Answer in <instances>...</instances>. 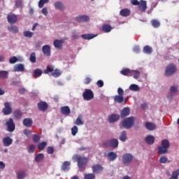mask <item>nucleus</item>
Here are the masks:
<instances>
[{
	"label": "nucleus",
	"mask_w": 179,
	"mask_h": 179,
	"mask_svg": "<svg viewBox=\"0 0 179 179\" xmlns=\"http://www.w3.org/2000/svg\"><path fill=\"white\" fill-rule=\"evenodd\" d=\"M73 160L78 162V166L80 171H85L86 170V166H87V162L89 159L86 157H82L78 154L73 156Z\"/></svg>",
	"instance_id": "1"
},
{
	"label": "nucleus",
	"mask_w": 179,
	"mask_h": 179,
	"mask_svg": "<svg viewBox=\"0 0 179 179\" xmlns=\"http://www.w3.org/2000/svg\"><path fill=\"white\" fill-rule=\"evenodd\" d=\"M169 148H170V142L169 140H162V145L158 147V155H166L169 153Z\"/></svg>",
	"instance_id": "2"
},
{
	"label": "nucleus",
	"mask_w": 179,
	"mask_h": 179,
	"mask_svg": "<svg viewBox=\"0 0 179 179\" xmlns=\"http://www.w3.org/2000/svg\"><path fill=\"white\" fill-rule=\"evenodd\" d=\"M135 124V117L134 116L125 118L122 123V126L125 129H131L133 125Z\"/></svg>",
	"instance_id": "3"
},
{
	"label": "nucleus",
	"mask_w": 179,
	"mask_h": 179,
	"mask_svg": "<svg viewBox=\"0 0 179 179\" xmlns=\"http://www.w3.org/2000/svg\"><path fill=\"white\" fill-rule=\"evenodd\" d=\"M176 72H177V67L173 64H171L166 66L164 75L166 78H169L173 76Z\"/></svg>",
	"instance_id": "4"
},
{
	"label": "nucleus",
	"mask_w": 179,
	"mask_h": 179,
	"mask_svg": "<svg viewBox=\"0 0 179 179\" xmlns=\"http://www.w3.org/2000/svg\"><path fill=\"white\" fill-rule=\"evenodd\" d=\"M118 139L112 138L110 140H106L103 143V145L105 148H112L113 149H115V148H118Z\"/></svg>",
	"instance_id": "5"
},
{
	"label": "nucleus",
	"mask_w": 179,
	"mask_h": 179,
	"mask_svg": "<svg viewBox=\"0 0 179 179\" xmlns=\"http://www.w3.org/2000/svg\"><path fill=\"white\" fill-rule=\"evenodd\" d=\"M134 160V155L131 153H125L122 157V162L124 166L131 164Z\"/></svg>",
	"instance_id": "6"
},
{
	"label": "nucleus",
	"mask_w": 179,
	"mask_h": 179,
	"mask_svg": "<svg viewBox=\"0 0 179 179\" xmlns=\"http://www.w3.org/2000/svg\"><path fill=\"white\" fill-rule=\"evenodd\" d=\"M83 99L86 101H90L94 99V93L90 89H85V92L83 93Z\"/></svg>",
	"instance_id": "7"
},
{
	"label": "nucleus",
	"mask_w": 179,
	"mask_h": 179,
	"mask_svg": "<svg viewBox=\"0 0 179 179\" xmlns=\"http://www.w3.org/2000/svg\"><path fill=\"white\" fill-rule=\"evenodd\" d=\"M6 127H7V131L8 132H13L15 129H16V124H15V122L13 121V118L10 117L8 120L5 124Z\"/></svg>",
	"instance_id": "8"
},
{
	"label": "nucleus",
	"mask_w": 179,
	"mask_h": 179,
	"mask_svg": "<svg viewBox=\"0 0 179 179\" xmlns=\"http://www.w3.org/2000/svg\"><path fill=\"white\" fill-rule=\"evenodd\" d=\"M3 113L4 115H9L12 114V108L10 107V103H4V108L3 109Z\"/></svg>",
	"instance_id": "9"
},
{
	"label": "nucleus",
	"mask_w": 179,
	"mask_h": 179,
	"mask_svg": "<svg viewBox=\"0 0 179 179\" xmlns=\"http://www.w3.org/2000/svg\"><path fill=\"white\" fill-rule=\"evenodd\" d=\"M37 107L39 111H43V113H45L47 108H48V103H47V102L41 101L37 103Z\"/></svg>",
	"instance_id": "10"
},
{
	"label": "nucleus",
	"mask_w": 179,
	"mask_h": 179,
	"mask_svg": "<svg viewBox=\"0 0 179 179\" xmlns=\"http://www.w3.org/2000/svg\"><path fill=\"white\" fill-rule=\"evenodd\" d=\"M90 20V17L86 15H78L76 17V22H78V23H80L82 22H84L85 23H87Z\"/></svg>",
	"instance_id": "11"
},
{
	"label": "nucleus",
	"mask_w": 179,
	"mask_h": 179,
	"mask_svg": "<svg viewBox=\"0 0 179 179\" xmlns=\"http://www.w3.org/2000/svg\"><path fill=\"white\" fill-rule=\"evenodd\" d=\"M55 8L57 10H60V12H64L65 10V5L62 1H56L54 3Z\"/></svg>",
	"instance_id": "12"
},
{
	"label": "nucleus",
	"mask_w": 179,
	"mask_h": 179,
	"mask_svg": "<svg viewBox=\"0 0 179 179\" xmlns=\"http://www.w3.org/2000/svg\"><path fill=\"white\" fill-rule=\"evenodd\" d=\"M42 52H43L44 55H46L47 57L51 56V46L48 45H44L42 47Z\"/></svg>",
	"instance_id": "13"
},
{
	"label": "nucleus",
	"mask_w": 179,
	"mask_h": 179,
	"mask_svg": "<svg viewBox=\"0 0 179 179\" xmlns=\"http://www.w3.org/2000/svg\"><path fill=\"white\" fill-rule=\"evenodd\" d=\"M22 124L23 126L26 127L27 128H31L33 125V120H31L30 117L25 118L23 120Z\"/></svg>",
	"instance_id": "14"
},
{
	"label": "nucleus",
	"mask_w": 179,
	"mask_h": 179,
	"mask_svg": "<svg viewBox=\"0 0 179 179\" xmlns=\"http://www.w3.org/2000/svg\"><path fill=\"white\" fill-rule=\"evenodd\" d=\"M118 120H120V115L118 114H112L108 118V121L110 124H113V122H115L118 121Z\"/></svg>",
	"instance_id": "15"
},
{
	"label": "nucleus",
	"mask_w": 179,
	"mask_h": 179,
	"mask_svg": "<svg viewBox=\"0 0 179 179\" xmlns=\"http://www.w3.org/2000/svg\"><path fill=\"white\" fill-rule=\"evenodd\" d=\"M7 20L8 23H10V24H15V23L17 22V17L15 14L8 15L7 16Z\"/></svg>",
	"instance_id": "16"
},
{
	"label": "nucleus",
	"mask_w": 179,
	"mask_h": 179,
	"mask_svg": "<svg viewBox=\"0 0 179 179\" xmlns=\"http://www.w3.org/2000/svg\"><path fill=\"white\" fill-rule=\"evenodd\" d=\"M138 7L141 12H146V9H148L146 1L141 0L138 4Z\"/></svg>",
	"instance_id": "17"
},
{
	"label": "nucleus",
	"mask_w": 179,
	"mask_h": 179,
	"mask_svg": "<svg viewBox=\"0 0 179 179\" xmlns=\"http://www.w3.org/2000/svg\"><path fill=\"white\" fill-rule=\"evenodd\" d=\"M62 171L65 173L68 172L69 170L71 169V162L68 161H65L61 166Z\"/></svg>",
	"instance_id": "18"
},
{
	"label": "nucleus",
	"mask_w": 179,
	"mask_h": 179,
	"mask_svg": "<svg viewBox=\"0 0 179 179\" xmlns=\"http://www.w3.org/2000/svg\"><path fill=\"white\" fill-rule=\"evenodd\" d=\"M12 142H13V140L9 136L3 138V145L6 148H8V146H10Z\"/></svg>",
	"instance_id": "19"
},
{
	"label": "nucleus",
	"mask_w": 179,
	"mask_h": 179,
	"mask_svg": "<svg viewBox=\"0 0 179 179\" xmlns=\"http://www.w3.org/2000/svg\"><path fill=\"white\" fill-rule=\"evenodd\" d=\"M145 125V128L148 131H155V129H156V128H157V126H156V124L155 123H152L150 122H146Z\"/></svg>",
	"instance_id": "20"
},
{
	"label": "nucleus",
	"mask_w": 179,
	"mask_h": 179,
	"mask_svg": "<svg viewBox=\"0 0 179 179\" xmlns=\"http://www.w3.org/2000/svg\"><path fill=\"white\" fill-rule=\"evenodd\" d=\"M129 113H131V110H129V108L126 107L124 108L120 113V117L122 118H124L125 117H128V115H129Z\"/></svg>",
	"instance_id": "21"
},
{
	"label": "nucleus",
	"mask_w": 179,
	"mask_h": 179,
	"mask_svg": "<svg viewBox=\"0 0 179 179\" xmlns=\"http://www.w3.org/2000/svg\"><path fill=\"white\" fill-rule=\"evenodd\" d=\"M60 110L63 115H69V114H71V108H69V106H62Z\"/></svg>",
	"instance_id": "22"
},
{
	"label": "nucleus",
	"mask_w": 179,
	"mask_h": 179,
	"mask_svg": "<svg viewBox=\"0 0 179 179\" xmlns=\"http://www.w3.org/2000/svg\"><path fill=\"white\" fill-rule=\"evenodd\" d=\"M81 37L83 40H92V38H94V37H97V34H85L81 35Z\"/></svg>",
	"instance_id": "23"
},
{
	"label": "nucleus",
	"mask_w": 179,
	"mask_h": 179,
	"mask_svg": "<svg viewBox=\"0 0 179 179\" xmlns=\"http://www.w3.org/2000/svg\"><path fill=\"white\" fill-rule=\"evenodd\" d=\"M8 30L10 31V33H13V34H17V33H19V29L16 27V25L8 26Z\"/></svg>",
	"instance_id": "24"
},
{
	"label": "nucleus",
	"mask_w": 179,
	"mask_h": 179,
	"mask_svg": "<svg viewBox=\"0 0 179 179\" xmlns=\"http://www.w3.org/2000/svg\"><path fill=\"white\" fill-rule=\"evenodd\" d=\"M108 160H110V162H114V160H115V159H117V157H118V156L117 155V153L111 151L109 152L108 153Z\"/></svg>",
	"instance_id": "25"
},
{
	"label": "nucleus",
	"mask_w": 179,
	"mask_h": 179,
	"mask_svg": "<svg viewBox=\"0 0 179 179\" xmlns=\"http://www.w3.org/2000/svg\"><path fill=\"white\" fill-rule=\"evenodd\" d=\"M155 136L148 135L145 137V141L148 145H153V143H155Z\"/></svg>",
	"instance_id": "26"
},
{
	"label": "nucleus",
	"mask_w": 179,
	"mask_h": 179,
	"mask_svg": "<svg viewBox=\"0 0 179 179\" xmlns=\"http://www.w3.org/2000/svg\"><path fill=\"white\" fill-rule=\"evenodd\" d=\"M120 16H123L124 17H127V16H129L131 15V10L128 8L122 9L120 11Z\"/></svg>",
	"instance_id": "27"
},
{
	"label": "nucleus",
	"mask_w": 179,
	"mask_h": 179,
	"mask_svg": "<svg viewBox=\"0 0 179 179\" xmlns=\"http://www.w3.org/2000/svg\"><path fill=\"white\" fill-rule=\"evenodd\" d=\"M15 72H23L24 71V64H18L14 66Z\"/></svg>",
	"instance_id": "28"
},
{
	"label": "nucleus",
	"mask_w": 179,
	"mask_h": 179,
	"mask_svg": "<svg viewBox=\"0 0 179 179\" xmlns=\"http://www.w3.org/2000/svg\"><path fill=\"white\" fill-rule=\"evenodd\" d=\"M13 115L15 120H20V118H22V115H23V113H22V111L20 110H14Z\"/></svg>",
	"instance_id": "29"
},
{
	"label": "nucleus",
	"mask_w": 179,
	"mask_h": 179,
	"mask_svg": "<svg viewBox=\"0 0 179 179\" xmlns=\"http://www.w3.org/2000/svg\"><path fill=\"white\" fill-rule=\"evenodd\" d=\"M93 173H100V171H103V166L100 164H96L92 166Z\"/></svg>",
	"instance_id": "30"
},
{
	"label": "nucleus",
	"mask_w": 179,
	"mask_h": 179,
	"mask_svg": "<svg viewBox=\"0 0 179 179\" xmlns=\"http://www.w3.org/2000/svg\"><path fill=\"white\" fill-rule=\"evenodd\" d=\"M53 45L55 47V48H59V50H62V41L55 40L53 42Z\"/></svg>",
	"instance_id": "31"
},
{
	"label": "nucleus",
	"mask_w": 179,
	"mask_h": 179,
	"mask_svg": "<svg viewBox=\"0 0 179 179\" xmlns=\"http://www.w3.org/2000/svg\"><path fill=\"white\" fill-rule=\"evenodd\" d=\"M113 27H111V25L105 24L102 26V31H104L105 33H110Z\"/></svg>",
	"instance_id": "32"
},
{
	"label": "nucleus",
	"mask_w": 179,
	"mask_h": 179,
	"mask_svg": "<svg viewBox=\"0 0 179 179\" xmlns=\"http://www.w3.org/2000/svg\"><path fill=\"white\" fill-rule=\"evenodd\" d=\"M43 75V71L40 69H36L34 71L33 77L34 78H40Z\"/></svg>",
	"instance_id": "33"
},
{
	"label": "nucleus",
	"mask_w": 179,
	"mask_h": 179,
	"mask_svg": "<svg viewBox=\"0 0 179 179\" xmlns=\"http://www.w3.org/2000/svg\"><path fill=\"white\" fill-rule=\"evenodd\" d=\"M113 100L115 103H121L122 101H124V96L121 95H115L113 98Z\"/></svg>",
	"instance_id": "34"
},
{
	"label": "nucleus",
	"mask_w": 179,
	"mask_h": 179,
	"mask_svg": "<svg viewBox=\"0 0 179 179\" xmlns=\"http://www.w3.org/2000/svg\"><path fill=\"white\" fill-rule=\"evenodd\" d=\"M9 72L7 71H0V79H8Z\"/></svg>",
	"instance_id": "35"
},
{
	"label": "nucleus",
	"mask_w": 179,
	"mask_h": 179,
	"mask_svg": "<svg viewBox=\"0 0 179 179\" xmlns=\"http://www.w3.org/2000/svg\"><path fill=\"white\" fill-rule=\"evenodd\" d=\"M132 71L131 69L126 68L123 69L122 71H120L121 75H123V76H129V73H131Z\"/></svg>",
	"instance_id": "36"
},
{
	"label": "nucleus",
	"mask_w": 179,
	"mask_h": 179,
	"mask_svg": "<svg viewBox=\"0 0 179 179\" xmlns=\"http://www.w3.org/2000/svg\"><path fill=\"white\" fill-rule=\"evenodd\" d=\"M61 70L56 69L53 70V71L51 73V76H53V78H59V76H61Z\"/></svg>",
	"instance_id": "37"
},
{
	"label": "nucleus",
	"mask_w": 179,
	"mask_h": 179,
	"mask_svg": "<svg viewBox=\"0 0 179 179\" xmlns=\"http://www.w3.org/2000/svg\"><path fill=\"white\" fill-rule=\"evenodd\" d=\"M42 160H44V155L42 153H39L35 157V162L37 163H40Z\"/></svg>",
	"instance_id": "38"
},
{
	"label": "nucleus",
	"mask_w": 179,
	"mask_h": 179,
	"mask_svg": "<svg viewBox=\"0 0 179 179\" xmlns=\"http://www.w3.org/2000/svg\"><path fill=\"white\" fill-rule=\"evenodd\" d=\"M129 90H131L132 92H139L140 88L139 85H136V84H131L129 87Z\"/></svg>",
	"instance_id": "39"
},
{
	"label": "nucleus",
	"mask_w": 179,
	"mask_h": 179,
	"mask_svg": "<svg viewBox=\"0 0 179 179\" xmlns=\"http://www.w3.org/2000/svg\"><path fill=\"white\" fill-rule=\"evenodd\" d=\"M120 141H122V142H125L127 141V131H123L119 137Z\"/></svg>",
	"instance_id": "40"
},
{
	"label": "nucleus",
	"mask_w": 179,
	"mask_h": 179,
	"mask_svg": "<svg viewBox=\"0 0 179 179\" xmlns=\"http://www.w3.org/2000/svg\"><path fill=\"white\" fill-rule=\"evenodd\" d=\"M152 51L153 49H152V47L149 45H145L143 48V52H145V54H152Z\"/></svg>",
	"instance_id": "41"
},
{
	"label": "nucleus",
	"mask_w": 179,
	"mask_h": 179,
	"mask_svg": "<svg viewBox=\"0 0 179 179\" xmlns=\"http://www.w3.org/2000/svg\"><path fill=\"white\" fill-rule=\"evenodd\" d=\"M41 139V136L38 134H34L32 137V141L34 143H38L40 142V140Z\"/></svg>",
	"instance_id": "42"
},
{
	"label": "nucleus",
	"mask_w": 179,
	"mask_h": 179,
	"mask_svg": "<svg viewBox=\"0 0 179 179\" xmlns=\"http://www.w3.org/2000/svg\"><path fill=\"white\" fill-rule=\"evenodd\" d=\"M131 73H134L133 78L134 79H139V77L141 76V71H139L138 70L132 71Z\"/></svg>",
	"instance_id": "43"
},
{
	"label": "nucleus",
	"mask_w": 179,
	"mask_h": 179,
	"mask_svg": "<svg viewBox=\"0 0 179 179\" xmlns=\"http://www.w3.org/2000/svg\"><path fill=\"white\" fill-rule=\"evenodd\" d=\"M30 62L32 64H36V53L34 52H31L29 57Z\"/></svg>",
	"instance_id": "44"
},
{
	"label": "nucleus",
	"mask_w": 179,
	"mask_h": 179,
	"mask_svg": "<svg viewBox=\"0 0 179 179\" xmlns=\"http://www.w3.org/2000/svg\"><path fill=\"white\" fill-rule=\"evenodd\" d=\"M45 146H47V142L43 141L38 145V149H39V150H44Z\"/></svg>",
	"instance_id": "45"
},
{
	"label": "nucleus",
	"mask_w": 179,
	"mask_h": 179,
	"mask_svg": "<svg viewBox=\"0 0 179 179\" xmlns=\"http://www.w3.org/2000/svg\"><path fill=\"white\" fill-rule=\"evenodd\" d=\"M34 33L30 31H24L23 32L24 37H28V38H31L33 37Z\"/></svg>",
	"instance_id": "46"
},
{
	"label": "nucleus",
	"mask_w": 179,
	"mask_h": 179,
	"mask_svg": "<svg viewBox=\"0 0 179 179\" xmlns=\"http://www.w3.org/2000/svg\"><path fill=\"white\" fill-rule=\"evenodd\" d=\"M85 179H95L96 175L94 173H86L84 176Z\"/></svg>",
	"instance_id": "47"
},
{
	"label": "nucleus",
	"mask_w": 179,
	"mask_h": 179,
	"mask_svg": "<svg viewBox=\"0 0 179 179\" xmlns=\"http://www.w3.org/2000/svg\"><path fill=\"white\" fill-rule=\"evenodd\" d=\"M76 124L77 125H83L84 122L82 120V115H78V117H77L76 120Z\"/></svg>",
	"instance_id": "48"
},
{
	"label": "nucleus",
	"mask_w": 179,
	"mask_h": 179,
	"mask_svg": "<svg viewBox=\"0 0 179 179\" xmlns=\"http://www.w3.org/2000/svg\"><path fill=\"white\" fill-rule=\"evenodd\" d=\"M179 170H175L172 173L171 178L172 179H178Z\"/></svg>",
	"instance_id": "49"
},
{
	"label": "nucleus",
	"mask_w": 179,
	"mask_h": 179,
	"mask_svg": "<svg viewBox=\"0 0 179 179\" xmlns=\"http://www.w3.org/2000/svg\"><path fill=\"white\" fill-rule=\"evenodd\" d=\"M54 71V66H48L46 69L44 70V73H52V71Z\"/></svg>",
	"instance_id": "50"
},
{
	"label": "nucleus",
	"mask_w": 179,
	"mask_h": 179,
	"mask_svg": "<svg viewBox=\"0 0 179 179\" xmlns=\"http://www.w3.org/2000/svg\"><path fill=\"white\" fill-rule=\"evenodd\" d=\"M26 177V173L24 171H20L17 173V179H22Z\"/></svg>",
	"instance_id": "51"
},
{
	"label": "nucleus",
	"mask_w": 179,
	"mask_h": 179,
	"mask_svg": "<svg viewBox=\"0 0 179 179\" xmlns=\"http://www.w3.org/2000/svg\"><path fill=\"white\" fill-rule=\"evenodd\" d=\"M50 2V0H40L38 1V7L39 8H43L45 3H48Z\"/></svg>",
	"instance_id": "52"
},
{
	"label": "nucleus",
	"mask_w": 179,
	"mask_h": 179,
	"mask_svg": "<svg viewBox=\"0 0 179 179\" xmlns=\"http://www.w3.org/2000/svg\"><path fill=\"white\" fill-rule=\"evenodd\" d=\"M151 24L153 26V27L157 28L160 26V22L156 20H152L151 21Z\"/></svg>",
	"instance_id": "53"
},
{
	"label": "nucleus",
	"mask_w": 179,
	"mask_h": 179,
	"mask_svg": "<svg viewBox=\"0 0 179 179\" xmlns=\"http://www.w3.org/2000/svg\"><path fill=\"white\" fill-rule=\"evenodd\" d=\"M170 92L172 94H176L178 92V88L176 86H171L170 88Z\"/></svg>",
	"instance_id": "54"
},
{
	"label": "nucleus",
	"mask_w": 179,
	"mask_h": 179,
	"mask_svg": "<svg viewBox=\"0 0 179 179\" xmlns=\"http://www.w3.org/2000/svg\"><path fill=\"white\" fill-rule=\"evenodd\" d=\"M34 150H36V145H34V144L30 145L28 149V152L34 153Z\"/></svg>",
	"instance_id": "55"
},
{
	"label": "nucleus",
	"mask_w": 179,
	"mask_h": 179,
	"mask_svg": "<svg viewBox=\"0 0 179 179\" xmlns=\"http://www.w3.org/2000/svg\"><path fill=\"white\" fill-rule=\"evenodd\" d=\"M167 160H169L166 156H162L159 158V162H161L162 164H165V163H167Z\"/></svg>",
	"instance_id": "56"
},
{
	"label": "nucleus",
	"mask_w": 179,
	"mask_h": 179,
	"mask_svg": "<svg viewBox=\"0 0 179 179\" xmlns=\"http://www.w3.org/2000/svg\"><path fill=\"white\" fill-rule=\"evenodd\" d=\"M15 6L17 8H22V6H23V1L22 0L15 1Z\"/></svg>",
	"instance_id": "57"
},
{
	"label": "nucleus",
	"mask_w": 179,
	"mask_h": 179,
	"mask_svg": "<svg viewBox=\"0 0 179 179\" xmlns=\"http://www.w3.org/2000/svg\"><path fill=\"white\" fill-rule=\"evenodd\" d=\"M71 134L73 136H75L76 134H78V127L77 126H73V128L71 129Z\"/></svg>",
	"instance_id": "58"
},
{
	"label": "nucleus",
	"mask_w": 179,
	"mask_h": 179,
	"mask_svg": "<svg viewBox=\"0 0 179 179\" xmlns=\"http://www.w3.org/2000/svg\"><path fill=\"white\" fill-rule=\"evenodd\" d=\"M17 61V57H16L15 56L10 57V59H9V62L10 64H16Z\"/></svg>",
	"instance_id": "59"
},
{
	"label": "nucleus",
	"mask_w": 179,
	"mask_h": 179,
	"mask_svg": "<svg viewBox=\"0 0 179 179\" xmlns=\"http://www.w3.org/2000/svg\"><path fill=\"white\" fill-rule=\"evenodd\" d=\"M47 153L48 155H52V153H54V148H52V146L48 147Z\"/></svg>",
	"instance_id": "60"
},
{
	"label": "nucleus",
	"mask_w": 179,
	"mask_h": 179,
	"mask_svg": "<svg viewBox=\"0 0 179 179\" xmlns=\"http://www.w3.org/2000/svg\"><path fill=\"white\" fill-rule=\"evenodd\" d=\"M96 86H98V87H103L104 86V82L101 80H99L96 82Z\"/></svg>",
	"instance_id": "61"
},
{
	"label": "nucleus",
	"mask_w": 179,
	"mask_h": 179,
	"mask_svg": "<svg viewBox=\"0 0 179 179\" xmlns=\"http://www.w3.org/2000/svg\"><path fill=\"white\" fill-rule=\"evenodd\" d=\"M79 38V34L78 32H73L72 33V39L73 40H78Z\"/></svg>",
	"instance_id": "62"
},
{
	"label": "nucleus",
	"mask_w": 179,
	"mask_h": 179,
	"mask_svg": "<svg viewBox=\"0 0 179 179\" xmlns=\"http://www.w3.org/2000/svg\"><path fill=\"white\" fill-rule=\"evenodd\" d=\"M117 94L118 96H122L124 94V90L121 87L117 88Z\"/></svg>",
	"instance_id": "63"
},
{
	"label": "nucleus",
	"mask_w": 179,
	"mask_h": 179,
	"mask_svg": "<svg viewBox=\"0 0 179 179\" xmlns=\"http://www.w3.org/2000/svg\"><path fill=\"white\" fill-rule=\"evenodd\" d=\"M90 82H92V78H90L89 77L86 78L84 80L85 85H89V83H90Z\"/></svg>",
	"instance_id": "64"
}]
</instances>
